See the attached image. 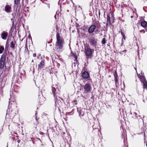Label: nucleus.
I'll use <instances>...</instances> for the list:
<instances>
[{
  "instance_id": "25",
  "label": "nucleus",
  "mask_w": 147,
  "mask_h": 147,
  "mask_svg": "<svg viewBox=\"0 0 147 147\" xmlns=\"http://www.w3.org/2000/svg\"><path fill=\"white\" fill-rule=\"evenodd\" d=\"M10 47L11 48L13 49H15V43H14V42L13 41H11L10 43Z\"/></svg>"
},
{
  "instance_id": "57",
  "label": "nucleus",
  "mask_w": 147,
  "mask_h": 147,
  "mask_svg": "<svg viewBox=\"0 0 147 147\" xmlns=\"http://www.w3.org/2000/svg\"><path fill=\"white\" fill-rule=\"evenodd\" d=\"M32 62H33V60H32Z\"/></svg>"
},
{
  "instance_id": "40",
  "label": "nucleus",
  "mask_w": 147,
  "mask_h": 147,
  "mask_svg": "<svg viewBox=\"0 0 147 147\" xmlns=\"http://www.w3.org/2000/svg\"><path fill=\"white\" fill-rule=\"evenodd\" d=\"M55 110L56 111L59 112V111L57 110V107H55Z\"/></svg>"
},
{
  "instance_id": "31",
  "label": "nucleus",
  "mask_w": 147,
  "mask_h": 147,
  "mask_svg": "<svg viewBox=\"0 0 147 147\" xmlns=\"http://www.w3.org/2000/svg\"><path fill=\"white\" fill-rule=\"evenodd\" d=\"M16 13L15 12H14V13L12 14V15L13 16V19H15L16 16Z\"/></svg>"
},
{
  "instance_id": "47",
  "label": "nucleus",
  "mask_w": 147,
  "mask_h": 147,
  "mask_svg": "<svg viewBox=\"0 0 147 147\" xmlns=\"http://www.w3.org/2000/svg\"><path fill=\"white\" fill-rule=\"evenodd\" d=\"M47 6L49 7V8H50L49 4H48L47 5Z\"/></svg>"
},
{
  "instance_id": "18",
  "label": "nucleus",
  "mask_w": 147,
  "mask_h": 147,
  "mask_svg": "<svg viewBox=\"0 0 147 147\" xmlns=\"http://www.w3.org/2000/svg\"><path fill=\"white\" fill-rule=\"evenodd\" d=\"M11 9V7L10 5H6L5 7V10L7 13L10 12Z\"/></svg>"
},
{
  "instance_id": "51",
  "label": "nucleus",
  "mask_w": 147,
  "mask_h": 147,
  "mask_svg": "<svg viewBox=\"0 0 147 147\" xmlns=\"http://www.w3.org/2000/svg\"><path fill=\"white\" fill-rule=\"evenodd\" d=\"M145 98H144V99H143V101L144 102V100H145Z\"/></svg>"
},
{
  "instance_id": "42",
  "label": "nucleus",
  "mask_w": 147,
  "mask_h": 147,
  "mask_svg": "<svg viewBox=\"0 0 147 147\" xmlns=\"http://www.w3.org/2000/svg\"><path fill=\"white\" fill-rule=\"evenodd\" d=\"M63 1V0H59V3L60 4V3L61 2H62Z\"/></svg>"
},
{
  "instance_id": "19",
  "label": "nucleus",
  "mask_w": 147,
  "mask_h": 147,
  "mask_svg": "<svg viewBox=\"0 0 147 147\" xmlns=\"http://www.w3.org/2000/svg\"><path fill=\"white\" fill-rule=\"evenodd\" d=\"M20 1H19L17 2V3H15V0H14V5L13 6V10L14 12H17V11L18 9V3L19 2H20Z\"/></svg>"
},
{
  "instance_id": "7",
  "label": "nucleus",
  "mask_w": 147,
  "mask_h": 147,
  "mask_svg": "<svg viewBox=\"0 0 147 147\" xmlns=\"http://www.w3.org/2000/svg\"><path fill=\"white\" fill-rule=\"evenodd\" d=\"M58 98L55 99L56 100L55 101V107H57V109L59 111V112L60 113L61 110L60 108L61 107L62 103L60 100H58Z\"/></svg>"
},
{
  "instance_id": "44",
  "label": "nucleus",
  "mask_w": 147,
  "mask_h": 147,
  "mask_svg": "<svg viewBox=\"0 0 147 147\" xmlns=\"http://www.w3.org/2000/svg\"><path fill=\"white\" fill-rule=\"evenodd\" d=\"M56 15H57V14H56L55 15V16H54V17H55V18L56 19H57V18H56Z\"/></svg>"
},
{
  "instance_id": "6",
  "label": "nucleus",
  "mask_w": 147,
  "mask_h": 147,
  "mask_svg": "<svg viewBox=\"0 0 147 147\" xmlns=\"http://www.w3.org/2000/svg\"><path fill=\"white\" fill-rule=\"evenodd\" d=\"M97 39L94 37H92L89 39V42L90 45L96 48L97 45Z\"/></svg>"
},
{
  "instance_id": "43",
  "label": "nucleus",
  "mask_w": 147,
  "mask_h": 147,
  "mask_svg": "<svg viewBox=\"0 0 147 147\" xmlns=\"http://www.w3.org/2000/svg\"><path fill=\"white\" fill-rule=\"evenodd\" d=\"M17 142L18 143H19L20 142V140H18Z\"/></svg>"
},
{
  "instance_id": "12",
  "label": "nucleus",
  "mask_w": 147,
  "mask_h": 147,
  "mask_svg": "<svg viewBox=\"0 0 147 147\" xmlns=\"http://www.w3.org/2000/svg\"><path fill=\"white\" fill-rule=\"evenodd\" d=\"M8 35V32L6 31H3L2 32L1 34V36L3 39L6 40L7 39Z\"/></svg>"
},
{
  "instance_id": "50",
  "label": "nucleus",
  "mask_w": 147,
  "mask_h": 147,
  "mask_svg": "<svg viewBox=\"0 0 147 147\" xmlns=\"http://www.w3.org/2000/svg\"><path fill=\"white\" fill-rule=\"evenodd\" d=\"M77 102V100H75L74 101V102Z\"/></svg>"
},
{
  "instance_id": "8",
  "label": "nucleus",
  "mask_w": 147,
  "mask_h": 147,
  "mask_svg": "<svg viewBox=\"0 0 147 147\" xmlns=\"http://www.w3.org/2000/svg\"><path fill=\"white\" fill-rule=\"evenodd\" d=\"M83 86L85 90L84 92L86 93H89L91 90V85L90 83L86 84Z\"/></svg>"
},
{
  "instance_id": "26",
  "label": "nucleus",
  "mask_w": 147,
  "mask_h": 147,
  "mask_svg": "<svg viewBox=\"0 0 147 147\" xmlns=\"http://www.w3.org/2000/svg\"><path fill=\"white\" fill-rule=\"evenodd\" d=\"M4 49V47L3 46H0V54L3 53Z\"/></svg>"
},
{
  "instance_id": "5",
  "label": "nucleus",
  "mask_w": 147,
  "mask_h": 147,
  "mask_svg": "<svg viewBox=\"0 0 147 147\" xmlns=\"http://www.w3.org/2000/svg\"><path fill=\"white\" fill-rule=\"evenodd\" d=\"M7 57L6 53H3L0 59V69H2L4 66Z\"/></svg>"
},
{
  "instance_id": "4",
  "label": "nucleus",
  "mask_w": 147,
  "mask_h": 147,
  "mask_svg": "<svg viewBox=\"0 0 147 147\" xmlns=\"http://www.w3.org/2000/svg\"><path fill=\"white\" fill-rule=\"evenodd\" d=\"M130 113L132 115V117L134 119H136L137 118L138 119L139 125L140 126H142V127L144 125L143 119L140 115H138L137 113L135 112L132 113L131 111Z\"/></svg>"
},
{
  "instance_id": "48",
  "label": "nucleus",
  "mask_w": 147,
  "mask_h": 147,
  "mask_svg": "<svg viewBox=\"0 0 147 147\" xmlns=\"http://www.w3.org/2000/svg\"><path fill=\"white\" fill-rule=\"evenodd\" d=\"M14 19H13V18H11V20L13 22V21H14Z\"/></svg>"
},
{
  "instance_id": "16",
  "label": "nucleus",
  "mask_w": 147,
  "mask_h": 147,
  "mask_svg": "<svg viewBox=\"0 0 147 147\" xmlns=\"http://www.w3.org/2000/svg\"><path fill=\"white\" fill-rule=\"evenodd\" d=\"M140 25L144 28L146 31L147 32V22L145 20H143L140 22Z\"/></svg>"
},
{
  "instance_id": "2",
  "label": "nucleus",
  "mask_w": 147,
  "mask_h": 147,
  "mask_svg": "<svg viewBox=\"0 0 147 147\" xmlns=\"http://www.w3.org/2000/svg\"><path fill=\"white\" fill-rule=\"evenodd\" d=\"M9 105L8 107V109L7 111V113L8 112H9L10 110H11V114L12 116H14L16 115V113H14L13 111V109L15 108H16V103L14 102V100L11 101L10 100V99L9 98Z\"/></svg>"
},
{
  "instance_id": "46",
  "label": "nucleus",
  "mask_w": 147,
  "mask_h": 147,
  "mask_svg": "<svg viewBox=\"0 0 147 147\" xmlns=\"http://www.w3.org/2000/svg\"><path fill=\"white\" fill-rule=\"evenodd\" d=\"M14 24V21H13L12 22V25H13Z\"/></svg>"
},
{
  "instance_id": "54",
  "label": "nucleus",
  "mask_w": 147,
  "mask_h": 147,
  "mask_svg": "<svg viewBox=\"0 0 147 147\" xmlns=\"http://www.w3.org/2000/svg\"><path fill=\"white\" fill-rule=\"evenodd\" d=\"M146 100H147V96L146 97Z\"/></svg>"
},
{
  "instance_id": "35",
  "label": "nucleus",
  "mask_w": 147,
  "mask_h": 147,
  "mask_svg": "<svg viewBox=\"0 0 147 147\" xmlns=\"http://www.w3.org/2000/svg\"><path fill=\"white\" fill-rule=\"evenodd\" d=\"M140 31V32H142L144 33H145V30H142Z\"/></svg>"
},
{
  "instance_id": "24",
  "label": "nucleus",
  "mask_w": 147,
  "mask_h": 147,
  "mask_svg": "<svg viewBox=\"0 0 147 147\" xmlns=\"http://www.w3.org/2000/svg\"><path fill=\"white\" fill-rule=\"evenodd\" d=\"M143 84V88L144 89L147 90V82L146 81L142 83Z\"/></svg>"
},
{
  "instance_id": "29",
  "label": "nucleus",
  "mask_w": 147,
  "mask_h": 147,
  "mask_svg": "<svg viewBox=\"0 0 147 147\" xmlns=\"http://www.w3.org/2000/svg\"><path fill=\"white\" fill-rule=\"evenodd\" d=\"M74 114V112L73 111L67 112L66 113V115H73Z\"/></svg>"
},
{
  "instance_id": "39",
  "label": "nucleus",
  "mask_w": 147,
  "mask_h": 147,
  "mask_svg": "<svg viewBox=\"0 0 147 147\" xmlns=\"http://www.w3.org/2000/svg\"><path fill=\"white\" fill-rule=\"evenodd\" d=\"M33 56L34 57H35L36 56V54L35 53H34L33 54Z\"/></svg>"
},
{
  "instance_id": "11",
  "label": "nucleus",
  "mask_w": 147,
  "mask_h": 147,
  "mask_svg": "<svg viewBox=\"0 0 147 147\" xmlns=\"http://www.w3.org/2000/svg\"><path fill=\"white\" fill-rule=\"evenodd\" d=\"M45 65V62L44 61H42L38 65V71H40L42 69L44 68Z\"/></svg>"
},
{
  "instance_id": "53",
  "label": "nucleus",
  "mask_w": 147,
  "mask_h": 147,
  "mask_svg": "<svg viewBox=\"0 0 147 147\" xmlns=\"http://www.w3.org/2000/svg\"><path fill=\"white\" fill-rule=\"evenodd\" d=\"M146 146L147 147V143L146 144Z\"/></svg>"
},
{
  "instance_id": "38",
  "label": "nucleus",
  "mask_w": 147,
  "mask_h": 147,
  "mask_svg": "<svg viewBox=\"0 0 147 147\" xmlns=\"http://www.w3.org/2000/svg\"><path fill=\"white\" fill-rule=\"evenodd\" d=\"M19 1H20V0H15V3H17Z\"/></svg>"
},
{
  "instance_id": "52",
  "label": "nucleus",
  "mask_w": 147,
  "mask_h": 147,
  "mask_svg": "<svg viewBox=\"0 0 147 147\" xmlns=\"http://www.w3.org/2000/svg\"><path fill=\"white\" fill-rule=\"evenodd\" d=\"M114 20H113V22H112V23H114Z\"/></svg>"
},
{
  "instance_id": "1",
  "label": "nucleus",
  "mask_w": 147,
  "mask_h": 147,
  "mask_svg": "<svg viewBox=\"0 0 147 147\" xmlns=\"http://www.w3.org/2000/svg\"><path fill=\"white\" fill-rule=\"evenodd\" d=\"M57 41L56 43V46L57 49L59 51L61 52L63 50V45L64 40L62 38L60 37V34L57 32L56 34Z\"/></svg>"
},
{
  "instance_id": "17",
  "label": "nucleus",
  "mask_w": 147,
  "mask_h": 147,
  "mask_svg": "<svg viewBox=\"0 0 147 147\" xmlns=\"http://www.w3.org/2000/svg\"><path fill=\"white\" fill-rule=\"evenodd\" d=\"M141 75L140 74H139L138 75V77L140 79V81L142 82L143 83L145 82L146 81L144 75V73H143V74L142 73H141Z\"/></svg>"
},
{
  "instance_id": "34",
  "label": "nucleus",
  "mask_w": 147,
  "mask_h": 147,
  "mask_svg": "<svg viewBox=\"0 0 147 147\" xmlns=\"http://www.w3.org/2000/svg\"><path fill=\"white\" fill-rule=\"evenodd\" d=\"M126 51V50H124L123 51H122L123 53H122L121 52V53H121V54H125Z\"/></svg>"
},
{
  "instance_id": "45",
  "label": "nucleus",
  "mask_w": 147,
  "mask_h": 147,
  "mask_svg": "<svg viewBox=\"0 0 147 147\" xmlns=\"http://www.w3.org/2000/svg\"><path fill=\"white\" fill-rule=\"evenodd\" d=\"M75 58L76 59V60H77V56H75Z\"/></svg>"
},
{
  "instance_id": "33",
  "label": "nucleus",
  "mask_w": 147,
  "mask_h": 147,
  "mask_svg": "<svg viewBox=\"0 0 147 147\" xmlns=\"http://www.w3.org/2000/svg\"><path fill=\"white\" fill-rule=\"evenodd\" d=\"M111 19H112L113 20H114V15L112 13H111Z\"/></svg>"
},
{
  "instance_id": "32",
  "label": "nucleus",
  "mask_w": 147,
  "mask_h": 147,
  "mask_svg": "<svg viewBox=\"0 0 147 147\" xmlns=\"http://www.w3.org/2000/svg\"><path fill=\"white\" fill-rule=\"evenodd\" d=\"M106 107L107 109H111V105H106Z\"/></svg>"
},
{
  "instance_id": "49",
  "label": "nucleus",
  "mask_w": 147,
  "mask_h": 147,
  "mask_svg": "<svg viewBox=\"0 0 147 147\" xmlns=\"http://www.w3.org/2000/svg\"><path fill=\"white\" fill-rule=\"evenodd\" d=\"M133 17H134V16H131V18H133Z\"/></svg>"
},
{
  "instance_id": "27",
  "label": "nucleus",
  "mask_w": 147,
  "mask_h": 147,
  "mask_svg": "<svg viewBox=\"0 0 147 147\" xmlns=\"http://www.w3.org/2000/svg\"><path fill=\"white\" fill-rule=\"evenodd\" d=\"M25 49L24 51V52L25 54H29V51L27 47L26 46L25 47Z\"/></svg>"
},
{
  "instance_id": "23",
  "label": "nucleus",
  "mask_w": 147,
  "mask_h": 147,
  "mask_svg": "<svg viewBox=\"0 0 147 147\" xmlns=\"http://www.w3.org/2000/svg\"><path fill=\"white\" fill-rule=\"evenodd\" d=\"M16 13V18H17L18 19H19L20 18V13L19 10L17 11V12H15Z\"/></svg>"
},
{
  "instance_id": "56",
  "label": "nucleus",
  "mask_w": 147,
  "mask_h": 147,
  "mask_svg": "<svg viewBox=\"0 0 147 147\" xmlns=\"http://www.w3.org/2000/svg\"><path fill=\"white\" fill-rule=\"evenodd\" d=\"M99 15H100V12H99Z\"/></svg>"
},
{
  "instance_id": "9",
  "label": "nucleus",
  "mask_w": 147,
  "mask_h": 147,
  "mask_svg": "<svg viewBox=\"0 0 147 147\" xmlns=\"http://www.w3.org/2000/svg\"><path fill=\"white\" fill-rule=\"evenodd\" d=\"M94 49H92L90 48H87L85 49V53L86 56L89 57L91 56L92 52H93Z\"/></svg>"
},
{
  "instance_id": "28",
  "label": "nucleus",
  "mask_w": 147,
  "mask_h": 147,
  "mask_svg": "<svg viewBox=\"0 0 147 147\" xmlns=\"http://www.w3.org/2000/svg\"><path fill=\"white\" fill-rule=\"evenodd\" d=\"M106 43V38H104L102 39L101 41V43L102 45L105 44Z\"/></svg>"
},
{
  "instance_id": "13",
  "label": "nucleus",
  "mask_w": 147,
  "mask_h": 147,
  "mask_svg": "<svg viewBox=\"0 0 147 147\" xmlns=\"http://www.w3.org/2000/svg\"><path fill=\"white\" fill-rule=\"evenodd\" d=\"M38 98L40 102H43L45 100V98L42 95V91H40L39 92Z\"/></svg>"
},
{
  "instance_id": "37",
  "label": "nucleus",
  "mask_w": 147,
  "mask_h": 147,
  "mask_svg": "<svg viewBox=\"0 0 147 147\" xmlns=\"http://www.w3.org/2000/svg\"><path fill=\"white\" fill-rule=\"evenodd\" d=\"M28 38L30 39H32L31 37L30 36V34H29V35L28 36Z\"/></svg>"
},
{
  "instance_id": "3",
  "label": "nucleus",
  "mask_w": 147,
  "mask_h": 147,
  "mask_svg": "<svg viewBox=\"0 0 147 147\" xmlns=\"http://www.w3.org/2000/svg\"><path fill=\"white\" fill-rule=\"evenodd\" d=\"M52 91L55 99L60 98V91L57 85H53L52 87Z\"/></svg>"
},
{
  "instance_id": "21",
  "label": "nucleus",
  "mask_w": 147,
  "mask_h": 147,
  "mask_svg": "<svg viewBox=\"0 0 147 147\" xmlns=\"http://www.w3.org/2000/svg\"><path fill=\"white\" fill-rule=\"evenodd\" d=\"M79 116L80 117L83 116L84 114V112L83 111V109L80 110L79 112Z\"/></svg>"
},
{
  "instance_id": "55",
  "label": "nucleus",
  "mask_w": 147,
  "mask_h": 147,
  "mask_svg": "<svg viewBox=\"0 0 147 147\" xmlns=\"http://www.w3.org/2000/svg\"><path fill=\"white\" fill-rule=\"evenodd\" d=\"M91 80V79H90V78H89V79H88V80Z\"/></svg>"
},
{
  "instance_id": "41",
  "label": "nucleus",
  "mask_w": 147,
  "mask_h": 147,
  "mask_svg": "<svg viewBox=\"0 0 147 147\" xmlns=\"http://www.w3.org/2000/svg\"><path fill=\"white\" fill-rule=\"evenodd\" d=\"M108 25H109V23L107 22V23L106 24V26L107 27Z\"/></svg>"
},
{
  "instance_id": "30",
  "label": "nucleus",
  "mask_w": 147,
  "mask_h": 147,
  "mask_svg": "<svg viewBox=\"0 0 147 147\" xmlns=\"http://www.w3.org/2000/svg\"><path fill=\"white\" fill-rule=\"evenodd\" d=\"M36 114H37V113H36L35 114V119H36V122L35 123V124H36V125H37L38 124V119H37V117H36Z\"/></svg>"
},
{
  "instance_id": "22",
  "label": "nucleus",
  "mask_w": 147,
  "mask_h": 147,
  "mask_svg": "<svg viewBox=\"0 0 147 147\" xmlns=\"http://www.w3.org/2000/svg\"><path fill=\"white\" fill-rule=\"evenodd\" d=\"M121 34L122 36V37H123V38H122V43L123 44V39L125 40V36L124 34V32H123L121 30Z\"/></svg>"
},
{
  "instance_id": "36",
  "label": "nucleus",
  "mask_w": 147,
  "mask_h": 147,
  "mask_svg": "<svg viewBox=\"0 0 147 147\" xmlns=\"http://www.w3.org/2000/svg\"><path fill=\"white\" fill-rule=\"evenodd\" d=\"M94 125H93V126H92V127H93V131L94 130V129H96V130H97V131H98V129H96V128H94Z\"/></svg>"
},
{
  "instance_id": "15",
  "label": "nucleus",
  "mask_w": 147,
  "mask_h": 147,
  "mask_svg": "<svg viewBox=\"0 0 147 147\" xmlns=\"http://www.w3.org/2000/svg\"><path fill=\"white\" fill-rule=\"evenodd\" d=\"M96 28V26L93 24L91 25L88 29V32L89 33H91L93 32Z\"/></svg>"
},
{
  "instance_id": "10",
  "label": "nucleus",
  "mask_w": 147,
  "mask_h": 147,
  "mask_svg": "<svg viewBox=\"0 0 147 147\" xmlns=\"http://www.w3.org/2000/svg\"><path fill=\"white\" fill-rule=\"evenodd\" d=\"M113 75L114 77V80L115 82V85L116 88H117L118 86L119 85V83L118 82V77L116 71H115L113 73Z\"/></svg>"
},
{
  "instance_id": "20",
  "label": "nucleus",
  "mask_w": 147,
  "mask_h": 147,
  "mask_svg": "<svg viewBox=\"0 0 147 147\" xmlns=\"http://www.w3.org/2000/svg\"><path fill=\"white\" fill-rule=\"evenodd\" d=\"M111 15L110 14H107V23H109V25H111Z\"/></svg>"
},
{
  "instance_id": "58",
  "label": "nucleus",
  "mask_w": 147,
  "mask_h": 147,
  "mask_svg": "<svg viewBox=\"0 0 147 147\" xmlns=\"http://www.w3.org/2000/svg\"><path fill=\"white\" fill-rule=\"evenodd\" d=\"M7 41H6V43H7Z\"/></svg>"
},
{
  "instance_id": "14",
  "label": "nucleus",
  "mask_w": 147,
  "mask_h": 147,
  "mask_svg": "<svg viewBox=\"0 0 147 147\" xmlns=\"http://www.w3.org/2000/svg\"><path fill=\"white\" fill-rule=\"evenodd\" d=\"M82 77L84 79H87L90 77L89 73L87 71H84L82 75Z\"/></svg>"
}]
</instances>
